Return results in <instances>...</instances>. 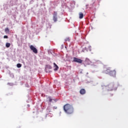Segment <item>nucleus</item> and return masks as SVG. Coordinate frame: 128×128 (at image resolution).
Returning <instances> with one entry per match:
<instances>
[{"mask_svg":"<svg viewBox=\"0 0 128 128\" xmlns=\"http://www.w3.org/2000/svg\"><path fill=\"white\" fill-rule=\"evenodd\" d=\"M54 70H58V65H56V63H54Z\"/></svg>","mask_w":128,"mask_h":128,"instance_id":"6","label":"nucleus"},{"mask_svg":"<svg viewBox=\"0 0 128 128\" xmlns=\"http://www.w3.org/2000/svg\"><path fill=\"white\" fill-rule=\"evenodd\" d=\"M80 94H86V90L81 89L80 91Z\"/></svg>","mask_w":128,"mask_h":128,"instance_id":"5","label":"nucleus"},{"mask_svg":"<svg viewBox=\"0 0 128 128\" xmlns=\"http://www.w3.org/2000/svg\"><path fill=\"white\" fill-rule=\"evenodd\" d=\"M64 110L68 114H72L74 113V107L70 104H66L64 106Z\"/></svg>","mask_w":128,"mask_h":128,"instance_id":"1","label":"nucleus"},{"mask_svg":"<svg viewBox=\"0 0 128 128\" xmlns=\"http://www.w3.org/2000/svg\"><path fill=\"white\" fill-rule=\"evenodd\" d=\"M52 67L50 65L47 64L46 66L45 72H50V71H48V70H52Z\"/></svg>","mask_w":128,"mask_h":128,"instance_id":"4","label":"nucleus"},{"mask_svg":"<svg viewBox=\"0 0 128 128\" xmlns=\"http://www.w3.org/2000/svg\"><path fill=\"white\" fill-rule=\"evenodd\" d=\"M30 49L31 50H32L34 54H38V50L36 49V48H34V46H30Z\"/></svg>","mask_w":128,"mask_h":128,"instance_id":"3","label":"nucleus"},{"mask_svg":"<svg viewBox=\"0 0 128 128\" xmlns=\"http://www.w3.org/2000/svg\"><path fill=\"white\" fill-rule=\"evenodd\" d=\"M116 70H114L112 72L113 78H116Z\"/></svg>","mask_w":128,"mask_h":128,"instance_id":"11","label":"nucleus"},{"mask_svg":"<svg viewBox=\"0 0 128 128\" xmlns=\"http://www.w3.org/2000/svg\"><path fill=\"white\" fill-rule=\"evenodd\" d=\"M48 98H49L48 101L50 102H52V98L48 97Z\"/></svg>","mask_w":128,"mask_h":128,"instance_id":"15","label":"nucleus"},{"mask_svg":"<svg viewBox=\"0 0 128 128\" xmlns=\"http://www.w3.org/2000/svg\"><path fill=\"white\" fill-rule=\"evenodd\" d=\"M57 14H58V13H56V12H54V16H56Z\"/></svg>","mask_w":128,"mask_h":128,"instance_id":"17","label":"nucleus"},{"mask_svg":"<svg viewBox=\"0 0 128 128\" xmlns=\"http://www.w3.org/2000/svg\"><path fill=\"white\" fill-rule=\"evenodd\" d=\"M84 18V14H82V12H80L79 14V18Z\"/></svg>","mask_w":128,"mask_h":128,"instance_id":"8","label":"nucleus"},{"mask_svg":"<svg viewBox=\"0 0 128 128\" xmlns=\"http://www.w3.org/2000/svg\"><path fill=\"white\" fill-rule=\"evenodd\" d=\"M65 42H70V38H67L65 39Z\"/></svg>","mask_w":128,"mask_h":128,"instance_id":"16","label":"nucleus"},{"mask_svg":"<svg viewBox=\"0 0 128 128\" xmlns=\"http://www.w3.org/2000/svg\"><path fill=\"white\" fill-rule=\"evenodd\" d=\"M6 48H10V44L8 42L6 43Z\"/></svg>","mask_w":128,"mask_h":128,"instance_id":"12","label":"nucleus"},{"mask_svg":"<svg viewBox=\"0 0 128 128\" xmlns=\"http://www.w3.org/2000/svg\"><path fill=\"white\" fill-rule=\"evenodd\" d=\"M86 62H88V60H86Z\"/></svg>","mask_w":128,"mask_h":128,"instance_id":"20","label":"nucleus"},{"mask_svg":"<svg viewBox=\"0 0 128 128\" xmlns=\"http://www.w3.org/2000/svg\"><path fill=\"white\" fill-rule=\"evenodd\" d=\"M88 48H90V50H90V48H92V46H89Z\"/></svg>","mask_w":128,"mask_h":128,"instance_id":"19","label":"nucleus"},{"mask_svg":"<svg viewBox=\"0 0 128 128\" xmlns=\"http://www.w3.org/2000/svg\"><path fill=\"white\" fill-rule=\"evenodd\" d=\"M8 36H4V38H8Z\"/></svg>","mask_w":128,"mask_h":128,"instance_id":"18","label":"nucleus"},{"mask_svg":"<svg viewBox=\"0 0 128 128\" xmlns=\"http://www.w3.org/2000/svg\"><path fill=\"white\" fill-rule=\"evenodd\" d=\"M16 66H17V68H22V64H18L17 65H16Z\"/></svg>","mask_w":128,"mask_h":128,"instance_id":"14","label":"nucleus"},{"mask_svg":"<svg viewBox=\"0 0 128 128\" xmlns=\"http://www.w3.org/2000/svg\"><path fill=\"white\" fill-rule=\"evenodd\" d=\"M47 110L49 112H52V107L50 106H48L47 108Z\"/></svg>","mask_w":128,"mask_h":128,"instance_id":"9","label":"nucleus"},{"mask_svg":"<svg viewBox=\"0 0 128 128\" xmlns=\"http://www.w3.org/2000/svg\"><path fill=\"white\" fill-rule=\"evenodd\" d=\"M10 32V30L8 29V28H5V32Z\"/></svg>","mask_w":128,"mask_h":128,"instance_id":"13","label":"nucleus"},{"mask_svg":"<svg viewBox=\"0 0 128 128\" xmlns=\"http://www.w3.org/2000/svg\"><path fill=\"white\" fill-rule=\"evenodd\" d=\"M73 62H78V64H82V60L76 57L74 58Z\"/></svg>","mask_w":128,"mask_h":128,"instance_id":"2","label":"nucleus"},{"mask_svg":"<svg viewBox=\"0 0 128 128\" xmlns=\"http://www.w3.org/2000/svg\"><path fill=\"white\" fill-rule=\"evenodd\" d=\"M110 72H112V70H110V68H108L105 70V73H106V74H110Z\"/></svg>","mask_w":128,"mask_h":128,"instance_id":"7","label":"nucleus"},{"mask_svg":"<svg viewBox=\"0 0 128 128\" xmlns=\"http://www.w3.org/2000/svg\"><path fill=\"white\" fill-rule=\"evenodd\" d=\"M53 20H54V22H56L58 20V17H56V16H54Z\"/></svg>","mask_w":128,"mask_h":128,"instance_id":"10","label":"nucleus"}]
</instances>
